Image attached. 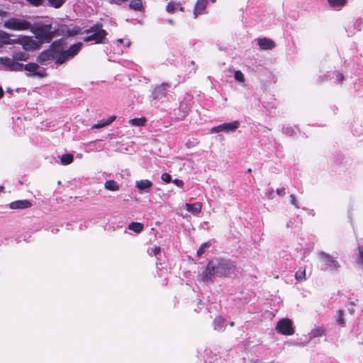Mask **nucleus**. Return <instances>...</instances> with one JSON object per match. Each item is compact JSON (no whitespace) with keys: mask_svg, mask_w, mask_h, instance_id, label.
I'll use <instances>...</instances> for the list:
<instances>
[{"mask_svg":"<svg viewBox=\"0 0 363 363\" xmlns=\"http://www.w3.org/2000/svg\"><path fill=\"white\" fill-rule=\"evenodd\" d=\"M82 43H77L67 48L64 39L55 40L49 48L40 53L37 61L40 64H45L48 61L55 60V64L62 65L77 55L82 48Z\"/></svg>","mask_w":363,"mask_h":363,"instance_id":"1","label":"nucleus"},{"mask_svg":"<svg viewBox=\"0 0 363 363\" xmlns=\"http://www.w3.org/2000/svg\"><path fill=\"white\" fill-rule=\"evenodd\" d=\"M236 266L233 262L225 259H216L208 262L201 274L203 281L214 282L216 277H229L234 274Z\"/></svg>","mask_w":363,"mask_h":363,"instance_id":"2","label":"nucleus"},{"mask_svg":"<svg viewBox=\"0 0 363 363\" xmlns=\"http://www.w3.org/2000/svg\"><path fill=\"white\" fill-rule=\"evenodd\" d=\"M30 30L35 35L36 41L39 43L40 47L43 43H50L55 37V31L52 30L51 24H44L40 26L31 25Z\"/></svg>","mask_w":363,"mask_h":363,"instance_id":"3","label":"nucleus"},{"mask_svg":"<svg viewBox=\"0 0 363 363\" xmlns=\"http://www.w3.org/2000/svg\"><path fill=\"white\" fill-rule=\"evenodd\" d=\"M103 25L100 23H95L90 28L84 30L85 33L89 34L84 38V42L94 41L96 44H105L107 43V32L102 28Z\"/></svg>","mask_w":363,"mask_h":363,"instance_id":"4","label":"nucleus"},{"mask_svg":"<svg viewBox=\"0 0 363 363\" xmlns=\"http://www.w3.org/2000/svg\"><path fill=\"white\" fill-rule=\"evenodd\" d=\"M32 23L22 18L12 17L4 21L3 26L4 28L15 30V31H22L26 30L31 28Z\"/></svg>","mask_w":363,"mask_h":363,"instance_id":"5","label":"nucleus"},{"mask_svg":"<svg viewBox=\"0 0 363 363\" xmlns=\"http://www.w3.org/2000/svg\"><path fill=\"white\" fill-rule=\"evenodd\" d=\"M170 87L171 85L169 83L156 85L152 91V99L157 102H164L167 97V92Z\"/></svg>","mask_w":363,"mask_h":363,"instance_id":"6","label":"nucleus"},{"mask_svg":"<svg viewBox=\"0 0 363 363\" xmlns=\"http://www.w3.org/2000/svg\"><path fill=\"white\" fill-rule=\"evenodd\" d=\"M318 256L326 269H330L331 271H337L340 267L337 260L334 259L330 255L325 252H319Z\"/></svg>","mask_w":363,"mask_h":363,"instance_id":"7","label":"nucleus"},{"mask_svg":"<svg viewBox=\"0 0 363 363\" xmlns=\"http://www.w3.org/2000/svg\"><path fill=\"white\" fill-rule=\"evenodd\" d=\"M23 65L16 62L14 58L0 57V69L6 71H21Z\"/></svg>","mask_w":363,"mask_h":363,"instance_id":"8","label":"nucleus"},{"mask_svg":"<svg viewBox=\"0 0 363 363\" xmlns=\"http://www.w3.org/2000/svg\"><path fill=\"white\" fill-rule=\"evenodd\" d=\"M240 123L238 121H235L231 123H224L219 125L214 126L211 128V133H216L219 132H225V133H233L235 132L239 127Z\"/></svg>","mask_w":363,"mask_h":363,"instance_id":"9","label":"nucleus"},{"mask_svg":"<svg viewBox=\"0 0 363 363\" xmlns=\"http://www.w3.org/2000/svg\"><path fill=\"white\" fill-rule=\"evenodd\" d=\"M276 330L278 333L284 335H291L294 333L292 321L288 318L279 320L277 323Z\"/></svg>","mask_w":363,"mask_h":363,"instance_id":"10","label":"nucleus"},{"mask_svg":"<svg viewBox=\"0 0 363 363\" xmlns=\"http://www.w3.org/2000/svg\"><path fill=\"white\" fill-rule=\"evenodd\" d=\"M18 43L21 45L23 50L26 51L38 50L41 48L39 43L30 36H23L18 38Z\"/></svg>","mask_w":363,"mask_h":363,"instance_id":"11","label":"nucleus"},{"mask_svg":"<svg viewBox=\"0 0 363 363\" xmlns=\"http://www.w3.org/2000/svg\"><path fill=\"white\" fill-rule=\"evenodd\" d=\"M40 67L37 63L30 62L26 65H23V69L29 73L27 74L28 77H43L45 76V74L42 72H39Z\"/></svg>","mask_w":363,"mask_h":363,"instance_id":"12","label":"nucleus"},{"mask_svg":"<svg viewBox=\"0 0 363 363\" xmlns=\"http://www.w3.org/2000/svg\"><path fill=\"white\" fill-rule=\"evenodd\" d=\"M59 32L61 35L64 36L71 37L77 35L79 33H80L81 28L77 26H74L72 28H69L67 26L63 25L60 26Z\"/></svg>","mask_w":363,"mask_h":363,"instance_id":"13","label":"nucleus"},{"mask_svg":"<svg viewBox=\"0 0 363 363\" xmlns=\"http://www.w3.org/2000/svg\"><path fill=\"white\" fill-rule=\"evenodd\" d=\"M11 209H26L31 206V203L28 200H18L9 204Z\"/></svg>","mask_w":363,"mask_h":363,"instance_id":"14","label":"nucleus"},{"mask_svg":"<svg viewBox=\"0 0 363 363\" xmlns=\"http://www.w3.org/2000/svg\"><path fill=\"white\" fill-rule=\"evenodd\" d=\"M258 45L262 50H272L275 48V43L267 38H259Z\"/></svg>","mask_w":363,"mask_h":363,"instance_id":"15","label":"nucleus"},{"mask_svg":"<svg viewBox=\"0 0 363 363\" xmlns=\"http://www.w3.org/2000/svg\"><path fill=\"white\" fill-rule=\"evenodd\" d=\"M135 186L140 192H146L152 186V182L148 179H141L136 181Z\"/></svg>","mask_w":363,"mask_h":363,"instance_id":"16","label":"nucleus"},{"mask_svg":"<svg viewBox=\"0 0 363 363\" xmlns=\"http://www.w3.org/2000/svg\"><path fill=\"white\" fill-rule=\"evenodd\" d=\"M186 210L193 214H198L201 212L202 204L200 202H196L194 203H188L185 204Z\"/></svg>","mask_w":363,"mask_h":363,"instance_id":"17","label":"nucleus"},{"mask_svg":"<svg viewBox=\"0 0 363 363\" xmlns=\"http://www.w3.org/2000/svg\"><path fill=\"white\" fill-rule=\"evenodd\" d=\"M330 7L334 10L340 11L347 4V0H328Z\"/></svg>","mask_w":363,"mask_h":363,"instance_id":"18","label":"nucleus"},{"mask_svg":"<svg viewBox=\"0 0 363 363\" xmlns=\"http://www.w3.org/2000/svg\"><path fill=\"white\" fill-rule=\"evenodd\" d=\"M208 0H198L194 10V17L196 18L206 8Z\"/></svg>","mask_w":363,"mask_h":363,"instance_id":"19","label":"nucleus"},{"mask_svg":"<svg viewBox=\"0 0 363 363\" xmlns=\"http://www.w3.org/2000/svg\"><path fill=\"white\" fill-rule=\"evenodd\" d=\"M66 0H45V7H52L55 9L61 8Z\"/></svg>","mask_w":363,"mask_h":363,"instance_id":"20","label":"nucleus"},{"mask_svg":"<svg viewBox=\"0 0 363 363\" xmlns=\"http://www.w3.org/2000/svg\"><path fill=\"white\" fill-rule=\"evenodd\" d=\"M116 119V116H112L111 117H109L108 118H107L106 120H103V121H101L100 122L94 124L93 126H92V128H102V127H104L106 125H110L114 120Z\"/></svg>","mask_w":363,"mask_h":363,"instance_id":"21","label":"nucleus"},{"mask_svg":"<svg viewBox=\"0 0 363 363\" xmlns=\"http://www.w3.org/2000/svg\"><path fill=\"white\" fill-rule=\"evenodd\" d=\"M104 187L106 189L115 191L119 189V185L114 180H106L104 184Z\"/></svg>","mask_w":363,"mask_h":363,"instance_id":"22","label":"nucleus"},{"mask_svg":"<svg viewBox=\"0 0 363 363\" xmlns=\"http://www.w3.org/2000/svg\"><path fill=\"white\" fill-rule=\"evenodd\" d=\"M128 228L137 233H139L143 230V225L140 223L132 222L128 224Z\"/></svg>","mask_w":363,"mask_h":363,"instance_id":"23","label":"nucleus"},{"mask_svg":"<svg viewBox=\"0 0 363 363\" xmlns=\"http://www.w3.org/2000/svg\"><path fill=\"white\" fill-rule=\"evenodd\" d=\"M14 60L18 61H26L29 59V54L24 52H15L13 55Z\"/></svg>","mask_w":363,"mask_h":363,"instance_id":"24","label":"nucleus"},{"mask_svg":"<svg viewBox=\"0 0 363 363\" xmlns=\"http://www.w3.org/2000/svg\"><path fill=\"white\" fill-rule=\"evenodd\" d=\"M145 118H135L129 120L128 123L134 126H143L145 124Z\"/></svg>","mask_w":363,"mask_h":363,"instance_id":"25","label":"nucleus"},{"mask_svg":"<svg viewBox=\"0 0 363 363\" xmlns=\"http://www.w3.org/2000/svg\"><path fill=\"white\" fill-rule=\"evenodd\" d=\"M74 157L72 154H65L62 155L60 157L61 163L63 165H67L71 164L73 162Z\"/></svg>","mask_w":363,"mask_h":363,"instance_id":"26","label":"nucleus"},{"mask_svg":"<svg viewBox=\"0 0 363 363\" xmlns=\"http://www.w3.org/2000/svg\"><path fill=\"white\" fill-rule=\"evenodd\" d=\"M225 320L221 317H217L214 319L213 327L215 330H220L223 328Z\"/></svg>","mask_w":363,"mask_h":363,"instance_id":"27","label":"nucleus"},{"mask_svg":"<svg viewBox=\"0 0 363 363\" xmlns=\"http://www.w3.org/2000/svg\"><path fill=\"white\" fill-rule=\"evenodd\" d=\"M296 279L298 281H303L306 280V270L303 269H298L296 274H295Z\"/></svg>","mask_w":363,"mask_h":363,"instance_id":"28","label":"nucleus"},{"mask_svg":"<svg viewBox=\"0 0 363 363\" xmlns=\"http://www.w3.org/2000/svg\"><path fill=\"white\" fill-rule=\"evenodd\" d=\"M178 7H179V4L171 1L167 4V6L166 7V10L168 13H172L178 9Z\"/></svg>","mask_w":363,"mask_h":363,"instance_id":"29","label":"nucleus"},{"mask_svg":"<svg viewBox=\"0 0 363 363\" xmlns=\"http://www.w3.org/2000/svg\"><path fill=\"white\" fill-rule=\"evenodd\" d=\"M9 40H10L9 35L8 33H6V32L1 31L0 32V42L5 43V44H9V43H10Z\"/></svg>","mask_w":363,"mask_h":363,"instance_id":"30","label":"nucleus"},{"mask_svg":"<svg viewBox=\"0 0 363 363\" xmlns=\"http://www.w3.org/2000/svg\"><path fill=\"white\" fill-rule=\"evenodd\" d=\"M210 246H211V243L209 242L203 243L197 250V252H196L197 255L198 256L202 255L203 254V252H205L206 248H208Z\"/></svg>","mask_w":363,"mask_h":363,"instance_id":"31","label":"nucleus"},{"mask_svg":"<svg viewBox=\"0 0 363 363\" xmlns=\"http://www.w3.org/2000/svg\"><path fill=\"white\" fill-rule=\"evenodd\" d=\"M30 5L33 6H45V0H26Z\"/></svg>","mask_w":363,"mask_h":363,"instance_id":"32","label":"nucleus"},{"mask_svg":"<svg viewBox=\"0 0 363 363\" xmlns=\"http://www.w3.org/2000/svg\"><path fill=\"white\" fill-rule=\"evenodd\" d=\"M234 77H235V80H237L238 82H243L245 81L244 74L240 70L235 72Z\"/></svg>","mask_w":363,"mask_h":363,"instance_id":"33","label":"nucleus"},{"mask_svg":"<svg viewBox=\"0 0 363 363\" xmlns=\"http://www.w3.org/2000/svg\"><path fill=\"white\" fill-rule=\"evenodd\" d=\"M337 313H338V318L337 319V322L339 325H345V320L344 319L342 318V315H343V311L342 310H339L337 311Z\"/></svg>","mask_w":363,"mask_h":363,"instance_id":"34","label":"nucleus"},{"mask_svg":"<svg viewBox=\"0 0 363 363\" xmlns=\"http://www.w3.org/2000/svg\"><path fill=\"white\" fill-rule=\"evenodd\" d=\"M323 330L320 328H318V329H315V330H312L311 335L313 337H321L323 335Z\"/></svg>","mask_w":363,"mask_h":363,"instance_id":"35","label":"nucleus"},{"mask_svg":"<svg viewBox=\"0 0 363 363\" xmlns=\"http://www.w3.org/2000/svg\"><path fill=\"white\" fill-rule=\"evenodd\" d=\"M283 133L289 136H292L295 131L294 129L291 127H285L283 128Z\"/></svg>","mask_w":363,"mask_h":363,"instance_id":"36","label":"nucleus"},{"mask_svg":"<svg viewBox=\"0 0 363 363\" xmlns=\"http://www.w3.org/2000/svg\"><path fill=\"white\" fill-rule=\"evenodd\" d=\"M358 250H359V257H358L357 262L359 264H361L363 266V247L361 246H359Z\"/></svg>","mask_w":363,"mask_h":363,"instance_id":"37","label":"nucleus"},{"mask_svg":"<svg viewBox=\"0 0 363 363\" xmlns=\"http://www.w3.org/2000/svg\"><path fill=\"white\" fill-rule=\"evenodd\" d=\"M291 203L294 205L296 208H299L298 202L297 201L294 194L290 195Z\"/></svg>","mask_w":363,"mask_h":363,"instance_id":"38","label":"nucleus"},{"mask_svg":"<svg viewBox=\"0 0 363 363\" xmlns=\"http://www.w3.org/2000/svg\"><path fill=\"white\" fill-rule=\"evenodd\" d=\"M161 179L164 182L169 183L171 182L172 177L168 173H163L161 176Z\"/></svg>","mask_w":363,"mask_h":363,"instance_id":"39","label":"nucleus"},{"mask_svg":"<svg viewBox=\"0 0 363 363\" xmlns=\"http://www.w3.org/2000/svg\"><path fill=\"white\" fill-rule=\"evenodd\" d=\"M335 77H336V81L337 82H341L344 79L343 74L342 73H340V72H335Z\"/></svg>","mask_w":363,"mask_h":363,"instance_id":"40","label":"nucleus"},{"mask_svg":"<svg viewBox=\"0 0 363 363\" xmlns=\"http://www.w3.org/2000/svg\"><path fill=\"white\" fill-rule=\"evenodd\" d=\"M173 183L179 187H182L184 186V182L179 179H174Z\"/></svg>","mask_w":363,"mask_h":363,"instance_id":"41","label":"nucleus"},{"mask_svg":"<svg viewBox=\"0 0 363 363\" xmlns=\"http://www.w3.org/2000/svg\"><path fill=\"white\" fill-rule=\"evenodd\" d=\"M266 196H267L268 199H273L274 197V190L273 189H269L267 192H266Z\"/></svg>","mask_w":363,"mask_h":363,"instance_id":"42","label":"nucleus"},{"mask_svg":"<svg viewBox=\"0 0 363 363\" xmlns=\"http://www.w3.org/2000/svg\"><path fill=\"white\" fill-rule=\"evenodd\" d=\"M277 194L279 195V196H284L285 195V189L284 188H279L277 189Z\"/></svg>","mask_w":363,"mask_h":363,"instance_id":"43","label":"nucleus"},{"mask_svg":"<svg viewBox=\"0 0 363 363\" xmlns=\"http://www.w3.org/2000/svg\"><path fill=\"white\" fill-rule=\"evenodd\" d=\"M161 250L160 247H155L154 250L155 255H157L160 252Z\"/></svg>","mask_w":363,"mask_h":363,"instance_id":"44","label":"nucleus"},{"mask_svg":"<svg viewBox=\"0 0 363 363\" xmlns=\"http://www.w3.org/2000/svg\"><path fill=\"white\" fill-rule=\"evenodd\" d=\"M4 96V91L1 86H0V99H1Z\"/></svg>","mask_w":363,"mask_h":363,"instance_id":"45","label":"nucleus"},{"mask_svg":"<svg viewBox=\"0 0 363 363\" xmlns=\"http://www.w3.org/2000/svg\"><path fill=\"white\" fill-rule=\"evenodd\" d=\"M349 311H350V313L351 314H352V313H354V310L353 308H350V309H349Z\"/></svg>","mask_w":363,"mask_h":363,"instance_id":"46","label":"nucleus"},{"mask_svg":"<svg viewBox=\"0 0 363 363\" xmlns=\"http://www.w3.org/2000/svg\"><path fill=\"white\" fill-rule=\"evenodd\" d=\"M6 91L9 92V93H11L12 92V89L11 88H8Z\"/></svg>","mask_w":363,"mask_h":363,"instance_id":"47","label":"nucleus"},{"mask_svg":"<svg viewBox=\"0 0 363 363\" xmlns=\"http://www.w3.org/2000/svg\"><path fill=\"white\" fill-rule=\"evenodd\" d=\"M130 41H128V42L126 43V46H127V47H129V46H130Z\"/></svg>","mask_w":363,"mask_h":363,"instance_id":"48","label":"nucleus"},{"mask_svg":"<svg viewBox=\"0 0 363 363\" xmlns=\"http://www.w3.org/2000/svg\"><path fill=\"white\" fill-rule=\"evenodd\" d=\"M178 8H179V10H180V11H184V8H183V7H182V6H179V7H178Z\"/></svg>","mask_w":363,"mask_h":363,"instance_id":"49","label":"nucleus"},{"mask_svg":"<svg viewBox=\"0 0 363 363\" xmlns=\"http://www.w3.org/2000/svg\"><path fill=\"white\" fill-rule=\"evenodd\" d=\"M230 326H233V325H234V323H233V322H231V323H230Z\"/></svg>","mask_w":363,"mask_h":363,"instance_id":"50","label":"nucleus"},{"mask_svg":"<svg viewBox=\"0 0 363 363\" xmlns=\"http://www.w3.org/2000/svg\"><path fill=\"white\" fill-rule=\"evenodd\" d=\"M118 41H119L120 43H122V42H123V39H120Z\"/></svg>","mask_w":363,"mask_h":363,"instance_id":"51","label":"nucleus"},{"mask_svg":"<svg viewBox=\"0 0 363 363\" xmlns=\"http://www.w3.org/2000/svg\"><path fill=\"white\" fill-rule=\"evenodd\" d=\"M251 171H252L251 169H247V172H251Z\"/></svg>","mask_w":363,"mask_h":363,"instance_id":"52","label":"nucleus"},{"mask_svg":"<svg viewBox=\"0 0 363 363\" xmlns=\"http://www.w3.org/2000/svg\"><path fill=\"white\" fill-rule=\"evenodd\" d=\"M216 0H211L213 3L216 2Z\"/></svg>","mask_w":363,"mask_h":363,"instance_id":"53","label":"nucleus"},{"mask_svg":"<svg viewBox=\"0 0 363 363\" xmlns=\"http://www.w3.org/2000/svg\"><path fill=\"white\" fill-rule=\"evenodd\" d=\"M3 189V187H2V186H0V189Z\"/></svg>","mask_w":363,"mask_h":363,"instance_id":"54","label":"nucleus"}]
</instances>
